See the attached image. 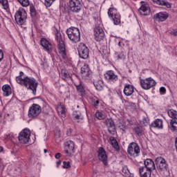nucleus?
I'll use <instances>...</instances> for the list:
<instances>
[{
	"label": "nucleus",
	"mask_w": 177,
	"mask_h": 177,
	"mask_svg": "<svg viewBox=\"0 0 177 177\" xmlns=\"http://www.w3.org/2000/svg\"><path fill=\"white\" fill-rule=\"evenodd\" d=\"M53 34L55 35L57 43V49L59 56L62 57L64 62H67V60H68V56L67 55L66 44H64V41H63V37L62 36L60 30L56 28H53Z\"/></svg>",
	"instance_id": "1"
},
{
	"label": "nucleus",
	"mask_w": 177,
	"mask_h": 177,
	"mask_svg": "<svg viewBox=\"0 0 177 177\" xmlns=\"http://www.w3.org/2000/svg\"><path fill=\"white\" fill-rule=\"evenodd\" d=\"M27 88L28 91H32V95H37V88H38V82L34 77L26 76L24 78V82L21 84Z\"/></svg>",
	"instance_id": "2"
},
{
	"label": "nucleus",
	"mask_w": 177,
	"mask_h": 177,
	"mask_svg": "<svg viewBox=\"0 0 177 177\" xmlns=\"http://www.w3.org/2000/svg\"><path fill=\"white\" fill-rule=\"evenodd\" d=\"M15 20L18 26H24L27 23V12L20 7L15 14Z\"/></svg>",
	"instance_id": "3"
},
{
	"label": "nucleus",
	"mask_w": 177,
	"mask_h": 177,
	"mask_svg": "<svg viewBox=\"0 0 177 177\" xmlns=\"http://www.w3.org/2000/svg\"><path fill=\"white\" fill-rule=\"evenodd\" d=\"M66 34L68 39L72 41V42H80L81 39V33L80 32V29L75 27H71L66 30Z\"/></svg>",
	"instance_id": "4"
},
{
	"label": "nucleus",
	"mask_w": 177,
	"mask_h": 177,
	"mask_svg": "<svg viewBox=\"0 0 177 177\" xmlns=\"http://www.w3.org/2000/svg\"><path fill=\"white\" fill-rule=\"evenodd\" d=\"M107 15L115 26H118L121 23V15L114 7L109 8Z\"/></svg>",
	"instance_id": "5"
},
{
	"label": "nucleus",
	"mask_w": 177,
	"mask_h": 177,
	"mask_svg": "<svg viewBox=\"0 0 177 177\" xmlns=\"http://www.w3.org/2000/svg\"><path fill=\"white\" fill-rule=\"evenodd\" d=\"M127 153L131 157H133V158L139 157V154H140L139 145L136 142H131L128 146Z\"/></svg>",
	"instance_id": "6"
},
{
	"label": "nucleus",
	"mask_w": 177,
	"mask_h": 177,
	"mask_svg": "<svg viewBox=\"0 0 177 177\" xmlns=\"http://www.w3.org/2000/svg\"><path fill=\"white\" fill-rule=\"evenodd\" d=\"M69 10L72 13H80L82 10V3L80 0H69Z\"/></svg>",
	"instance_id": "7"
},
{
	"label": "nucleus",
	"mask_w": 177,
	"mask_h": 177,
	"mask_svg": "<svg viewBox=\"0 0 177 177\" xmlns=\"http://www.w3.org/2000/svg\"><path fill=\"white\" fill-rule=\"evenodd\" d=\"M30 135L31 132L30 131V130L24 129L19 133L18 140L20 142V143H22L23 145H26V143H28V142H30Z\"/></svg>",
	"instance_id": "8"
},
{
	"label": "nucleus",
	"mask_w": 177,
	"mask_h": 177,
	"mask_svg": "<svg viewBox=\"0 0 177 177\" xmlns=\"http://www.w3.org/2000/svg\"><path fill=\"white\" fill-rule=\"evenodd\" d=\"M156 80L151 77H148L145 80H140V86L142 89L145 91H149V89H151L153 86H156Z\"/></svg>",
	"instance_id": "9"
},
{
	"label": "nucleus",
	"mask_w": 177,
	"mask_h": 177,
	"mask_svg": "<svg viewBox=\"0 0 177 177\" xmlns=\"http://www.w3.org/2000/svg\"><path fill=\"white\" fill-rule=\"evenodd\" d=\"M75 144L73 140H69L64 143V152L68 157H71L75 153Z\"/></svg>",
	"instance_id": "10"
},
{
	"label": "nucleus",
	"mask_w": 177,
	"mask_h": 177,
	"mask_svg": "<svg viewBox=\"0 0 177 177\" xmlns=\"http://www.w3.org/2000/svg\"><path fill=\"white\" fill-rule=\"evenodd\" d=\"M42 111V109L41 108V106L33 104L28 110V117L30 118H35V117H38L39 114H41V112Z\"/></svg>",
	"instance_id": "11"
},
{
	"label": "nucleus",
	"mask_w": 177,
	"mask_h": 177,
	"mask_svg": "<svg viewBox=\"0 0 177 177\" xmlns=\"http://www.w3.org/2000/svg\"><path fill=\"white\" fill-rule=\"evenodd\" d=\"M78 54L81 59H88L89 57V48L84 43H80L77 48Z\"/></svg>",
	"instance_id": "12"
},
{
	"label": "nucleus",
	"mask_w": 177,
	"mask_h": 177,
	"mask_svg": "<svg viewBox=\"0 0 177 177\" xmlns=\"http://www.w3.org/2000/svg\"><path fill=\"white\" fill-rule=\"evenodd\" d=\"M155 162L156 167L158 169H160V171H168V163L167 162V160L164 159V158L161 156L156 158Z\"/></svg>",
	"instance_id": "13"
},
{
	"label": "nucleus",
	"mask_w": 177,
	"mask_h": 177,
	"mask_svg": "<svg viewBox=\"0 0 177 177\" xmlns=\"http://www.w3.org/2000/svg\"><path fill=\"white\" fill-rule=\"evenodd\" d=\"M94 37L95 41L97 42H100V41H103L104 38V30L100 26H97L94 29Z\"/></svg>",
	"instance_id": "14"
},
{
	"label": "nucleus",
	"mask_w": 177,
	"mask_h": 177,
	"mask_svg": "<svg viewBox=\"0 0 177 177\" xmlns=\"http://www.w3.org/2000/svg\"><path fill=\"white\" fill-rule=\"evenodd\" d=\"M104 77L110 84H115V82L118 81V75H115L113 71H106V73L104 74Z\"/></svg>",
	"instance_id": "15"
},
{
	"label": "nucleus",
	"mask_w": 177,
	"mask_h": 177,
	"mask_svg": "<svg viewBox=\"0 0 177 177\" xmlns=\"http://www.w3.org/2000/svg\"><path fill=\"white\" fill-rule=\"evenodd\" d=\"M40 44L44 49L46 50L48 55H50V53L53 52V47L52 46V44L49 42V41H48L46 39L41 38L40 40Z\"/></svg>",
	"instance_id": "16"
},
{
	"label": "nucleus",
	"mask_w": 177,
	"mask_h": 177,
	"mask_svg": "<svg viewBox=\"0 0 177 177\" xmlns=\"http://www.w3.org/2000/svg\"><path fill=\"white\" fill-rule=\"evenodd\" d=\"M104 124L108 128V132H109L111 135H115V124H114V121L113 120V119H106L104 121Z\"/></svg>",
	"instance_id": "17"
},
{
	"label": "nucleus",
	"mask_w": 177,
	"mask_h": 177,
	"mask_svg": "<svg viewBox=\"0 0 177 177\" xmlns=\"http://www.w3.org/2000/svg\"><path fill=\"white\" fill-rule=\"evenodd\" d=\"M98 158L100 161L103 162L104 165H107V153L106 152V149L103 147H100L97 151Z\"/></svg>",
	"instance_id": "18"
},
{
	"label": "nucleus",
	"mask_w": 177,
	"mask_h": 177,
	"mask_svg": "<svg viewBox=\"0 0 177 177\" xmlns=\"http://www.w3.org/2000/svg\"><path fill=\"white\" fill-rule=\"evenodd\" d=\"M169 17V15L167 12H160L153 16L154 21H165Z\"/></svg>",
	"instance_id": "19"
},
{
	"label": "nucleus",
	"mask_w": 177,
	"mask_h": 177,
	"mask_svg": "<svg viewBox=\"0 0 177 177\" xmlns=\"http://www.w3.org/2000/svg\"><path fill=\"white\" fill-rule=\"evenodd\" d=\"M123 93L125 96H132L135 93V87L129 84H124Z\"/></svg>",
	"instance_id": "20"
},
{
	"label": "nucleus",
	"mask_w": 177,
	"mask_h": 177,
	"mask_svg": "<svg viewBox=\"0 0 177 177\" xmlns=\"http://www.w3.org/2000/svg\"><path fill=\"white\" fill-rule=\"evenodd\" d=\"M141 16H149L150 15V6L147 3L142 4L138 9Z\"/></svg>",
	"instance_id": "21"
},
{
	"label": "nucleus",
	"mask_w": 177,
	"mask_h": 177,
	"mask_svg": "<svg viewBox=\"0 0 177 177\" xmlns=\"http://www.w3.org/2000/svg\"><path fill=\"white\" fill-rule=\"evenodd\" d=\"M144 164L145 167H142V168L145 169H148L149 171H154V169H156V165L154 164V161L151 159H146Z\"/></svg>",
	"instance_id": "22"
},
{
	"label": "nucleus",
	"mask_w": 177,
	"mask_h": 177,
	"mask_svg": "<svg viewBox=\"0 0 177 177\" xmlns=\"http://www.w3.org/2000/svg\"><path fill=\"white\" fill-rule=\"evenodd\" d=\"M3 91V96L4 97H9L12 95V87L9 84H4L1 88Z\"/></svg>",
	"instance_id": "23"
},
{
	"label": "nucleus",
	"mask_w": 177,
	"mask_h": 177,
	"mask_svg": "<svg viewBox=\"0 0 177 177\" xmlns=\"http://www.w3.org/2000/svg\"><path fill=\"white\" fill-rule=\"evenodd\" d=\"M81 74L82 77H89V75H91V69L88 64H84L81 68Z\"/></svg>",
	"instance_id": "24"
},
{
	"label": "nucleus",
	"mask_w": 177,
	"mask_h": 177,
	"mask_svg": "<svg viewBox=\"0 0 177 177\" xmlns=\"http://www.w3.org/2000/svg\"><path fill=\"white\" fill-rule=\"evenodd\" d=\"M133 131L136 136H143L145 135V129L142 126H136L133 128Z\"/></svg>",
	"instance_id": "25"
},
{
	"label": "nucleus",
	"mask_w": 177,
	"mask_h": 177,
	"mask_svg": "<svg viewBox=\"0 0 177 177\" xmlns=\"http://www.w3.org/2000/svg\"><path fill=\"white\" fill-rule=\"evenodd\" d=\"M151 128H157V129H162L164 125L162 124V120L156 119L151 124Z\"/></svg>",
	"instance_id": "26"
},
{
	"label": "nucleus",
	"mask_w": 177,
	"mask_h": 177,
	"mask_svg": "<svg viewBox=\"0 0 177 177\" xmlns=\"http://www.w3.org/2000/svg\"><path fill=\"white\" fill-rule=\"evenodd\" d=\"M139 174L140 177H151V171L143 167L139 168Z\"/></svg>",
	"instance_id": "27"
},
{
	"label": "nucleus",
	"mask_w": 177,
	"mask_h": 177,
	"mask_svg": "<svg viewBox=\"0 0 177 177\" xmlns=\"http://www.w3.org/2000/svg\"><path fill=\"white\" fill-rule=\"evenodd\" d=\"M60 77L64 80V81H68V80L71 78V76L70 75V73H68V71H67V69H62Z\"/></svg>",
	"instance_id": "28"
},
{
	"label": "nucleus",
	"mask_w": 177,
	"mask_h": 177,
	"mask_svg": "<svg viewBox=\"0 0 177 177\" xmlns=\"http://www.w3.org/2000/svg\"><path fill=\"white\" fill-rule=\"evenodd\" d=\"M153 2L157 3V5H161L162 6H166L168 9L171 8V3L165 0H152Z\"/></svg>",
	"instance_id": "29"
},
{
	"label": "nucleus",
	"mask_w": 177,
	"mask_h": 177,
	"mask_svg": "<svg viewBox=\"0 0 177 177\" xmlns=\"http://www.w3.org/2000/svg\"><path fill=\"white\" fill-rule=\"evenodd\" d=\"M93 84L97 91H103V86H104V83L103 82V80H96L93 82Z\"/></svg>",
	"instance_id": "30"
},
{
	"label": "nucleus",
	"mask_w": 177,
	"mask_h": 177,
	"mask_svg": "<svg viewBox=\"0 0 177 177\" xmlns=\"http://www.w3.org/2000/svg\"><path fill=\"white\" fill-rule=\"evenodd\" d=\"M109 140L111 141L112 147L115 149V151H120V145H118V141H117L114 137H111Z\"/></svg>",
	"instance_id": "31"
},
{
	"label": "nucleus",
	"mask_w": 177,
	"mask_h": 177,
	"mask_svg": "<svg viewBox=\"0 0 177 177\" xmlns=\"http://www.w3.org/2000/svg\"><path fill=\"white\" fill-rule=\"evenodd\" d=\"M75 86L77 93H79L80 96H85V88L84 87V85H82V83H80L78 85L75 84Z\"/></svg>",
	"instance_id": "32"
},
{
	"label": "nucleus",
	"mask_w": 177,
	"mask_h": 177,
	"mask_svg": "<svg viewBox=\"0 0 177 177\" xmlns=\"http://www.w3.org/2000/svg\"><path fill=\"white\" fill-rule=\"evenodd\" d=\"M170 129L172 132H177V118L171 120Z\"/></svg>",
	"instance_id": "33"
},
{
	"label": "nucleus",
	"mask_w": 177,
	"mask_h": 177,
	"mask_svg": "<svg viewBox=\"0 0 177 177\" xmlns=\"http://www.w3.org/2000/svg\"><path fill=\"white\" fill-rule=\"evenodd\" d=\"M167 114L170 117V118H172V120H175V118H177V111L174 109H169L167 111Z\"/></svg>",
	"instance_id": "34"
},
{
	"label": "nucleus",
	"mask_w": 177,
	"mask_h": 177,
	"mask_svg": "<svg viewBox=\"0 0 177 177\" xmlns=\"http://www.w3.org/2000/svg\"><path fill=\"white\" fill-rule=\"evenodd\" d=\"M23 75H24V73L20 72L19 75L16 77V81L19 85L24 82V78L21 77Z\"/></svg>",
	"instance_id": "35"
},
{
	"label": "nucleus",
	"mask_w": 177,
	"mask_h": 177,
	"mask_svg": "<svg viewBox=\"0 0 177 177\" xmlns=\"http://www.w3.org/2000/svg\"><path fill=\"white\" fill-rule=\"evenodd\" d=\"M58 113L62 118H66V109L64 108V106H61L60 108H58Z\"/></svg>",
	"instance_id": "36"
},
{
	"label": "nucleus",
	"mask_w": 177,
	"mask_h": 177,
	"mask_svg": "<svg viewBox=\"0 0 177 177\" xmlns=\"http://www.w3.org/2000/svg\"><path fill=\"white\" fill-rule=\"evenodd\" d=\"M95 118H97V120H105L106 115L103 113V112H100L98 111L95 113Z\"/></svg>",
	"instance_id": "37"
},
{
	"label": "nucleus",
	"mask_w": 177,
	"mask_h": 177,
	"mask_svg": "<svg viewBox=\"0 0 177 177\" xmlns=\"http://www.w3.org/2000/svg\"><path fill=\"white\" fill-rule=\"evenodd\" d=\"M115 55L116 60H122V59H125V55L122 51L120 53H115Z\"/></svg>",
	"instance_id": "38"
},
{
	"label": "nucleus",
	"mask_w": 177,
	"mask_h": 177,
	"mask_svg": "<svg viewBox=\"0 0 177 177\" xmlns=\"http://www.w3.org/2000/svg\"><path fill=\"white\" fill-rule=\"evenodd\" d=\"M30 12L31 17H35L37 16V10H35V7L33 5L30 6Z\"/></svg>",
	"instance_id": "39"
},
{
	"label": "nucleus",
	"mask_w": 177,
	"mask_h": 177,
	"mask_svg": "<svg viewBox=\"0 0 177 177\" xmlns=\"http://www.w3.org/2000/svg\"><path fill=\"white\" fill-rule=\"evenodd\" d=\"M19 3L24 6V8H27L30 6V0H17Z\"/></svg>",
	"instance_id": "40"
},
{
	"label": "nucleus",
	"mask_w": 177,
	"mask_h": 177,
	"mask_svg": "<svg viewBox=\"0 0 177 177\" xmlns=\"http://www.w3.org/2000/svg\"><path fill=\"white\" fill-rule=\"evenodd\" d=\"M74 118L77 120V122H81V121L84 120V116L81 113L74 114Z\"/></svg>",
	"instance_id": "41"
},
{
	"label": "nucleus",
	"mask_w": 177,
	"mask_h": 177,
	"mask_svg": "<svg viewBox=\"0 0 177 177\" xmlns=\"http://www.w3.org/2000/svg\"><path fill=\"white\" fill-rule=\"evenodd\" d=\"M122 172L124 176H129V170L128 169V167L127 166H124L122 169Z\"/></svg>",
	"instance_id": "42"
},
{
	"label": "nucleus",
	"mask_w": 177,
	"mask_h": 177,
	"mask_svg": "<svg viewBox=\"0 0 177 177\" xmlns=\"http://www.w3.org/2000/svg\"><path fill=\"white\" fill-rule=\"evenodd\" d=\"M55 1L56 0H45V6H46V8H50V6H52V4L53 3V2H55Z\"/></svg>",
	"instance_id": "43"
},
{
	"label": "nucleus",
	"mask_w": 177,
	"mask_h": 177,
	"mask_svg": "<svg viewBox=\"0 0 177 177\" xmlns=\"http://www.w3.org/2000/svg\"><path fill=\"white\" fill-rule=\"evenodd\" d=\"M92 103L93 104V106L95 109H97V107H99L100 101L97 98H93L92 100Z\"/></svg>",
	"instance_id": "44"
},
{
	"label": "nucleus",
	"mask_w": 177,
	"mask_h": 177,
	"mask_svg": "<svg viewBox=\"0 0 177 177\" xmlns=\"http://www.w3.org/2000/svg\"><path fill=\"white\" fill-rule=\"evenodd\" d=\"M63 168H64L65 169H68V168H71L70 162L64 161L63 162Z\"/></svg>",
	"instance_id": "45"
},
{
	"label": "nucleus",
	"mask_w": 177,
	"mask_h": 177,
	"mask_svg": "<svg viewBox=\"0 0 177 177\" xmlns=\"http://www.w3.org/2000/svg\"><path fill=\"white\" fill-rule=\"evenodd\" d=\"M0 3L6 9L8 8V0H0Z\"/></svg>",
	"instance_id": "46"
},
{
	"label": "nucleus",
	"mask_w": 177,
	"mask_h": 177,
	"mask_svg": "<svg viewBox=\"0 0 177 177\" xmlns=\"http://www.w3.org/2000/svg\"><path fill=\"white\" fill-rule=\"evenodd\" d=\"M160 93H162V95H165L167 93V89L165 87L162 86L160 88Z\"/></svg>",
	"instance_id": "47"
},
{
	"label": "nucleus",
	"mask_w": 177,
	"mask_h": 177,
	"mask_svg": "<svg viewBox=\"0 0 177 177\" xmlns=\"http://www.w3.org/2000/svg\"><path fill=\"white\" fill-rule=\"evenodd\" d=\"M71 133H73V129L71 128H69L66 131V135L68 136H71Z\"/></svg>",
	"instance_id": "48"
},
{
	"label": "nucleus",
	"mask_w": 177,
	"mask_h": 177,
	"mask_svg": "<svg viewBox=\"0 0 177 177\" xmlns=\"http://www.w3.org/2000/svg\"><path fill=\"white\" fill-rule=\"evenodd\" d=\"M55 135L57 138H60V136H62V132L60 131V130H56Z\"/></svg>",
	"instance_id": "49"
},
{
	"label": "nucleus",
	"mask_w": 177,
	"mask_h": 177,
	"mask_svg": "<svg viewBox=\"0 0 177 177\" xmlns=\"http://www.w3.org/2000/svg\"><path fill=\"white\" fill-rule=\"evenodd\" d=\"M3 60V51L0 49V63Z\"/></svg>",
	"instance_id": "50"
},
{
	"label": "nucleus",
	"mask_w": 177,
	"mask_h": 177,
	"mask_svg": "<svg viewBox=\"0 0 177 177\" xmlns=\"http://www.w3.org/2000/svg\"><path fill=\"white\" fill-rule=\"evenodd\" d=\"M171 35H174L175 37H177V30H173L171 32Z\"/></svg>",
	"instance_id": "51"
},
{
	"label": "nucleus",
	"mask_w": 177,
	"mask_h": 177,
	"mask_svg": "<svg viewBox=\"0 0 177 177\" xmlns=\"http://www.w3.org/2000/svg\"><path fill=\"white\" fill-rule=\"evenodd\" d=\"M60 157H62V153H57L55 154V158H57V160H58V158H60Z\"/></svg>",
	"instance_id": "52"
},
{
	"label": "nucleus",
	"mask_w": 177,
	"mask_h": 177,
	"mask_svg": "<svg viewBox=\"0 0 177 177\" xmlns=\"http://www.w3.org/2000/svg\"><path fill=\"white\" fill-rule=\"evenodd\" d=\"M127 122L129 124V125H133V121L131 119H128Z\"/></svg>",
	"instance_id": "53"
},
{
	"label": "nucleus",
	"mask_w": 177,
	"mask_h": 177,
	"mask_svg": "<svg viewBox=\"0 0 177 177\" xmlns=\"http://www.w3.org/2000/svg\"><path fill=\"white\" fill-rule=\"evenodd\" d=\"M60 165H62V160H59V161L57 162V168H59V167H60Z\"/></svg>",
	"instance_id": "54"
},
{
	"label": "nucleus",
	"mask_w": 177,
	"mask_h": 177,
	"mask_svg": "<svg viewBox=\"0 0 177 177\" xmlns=\"http://www.w3.org/2000/svg\"><path fill=\"white\" fill-rule=\"evenodd\" d=\"M3 151V147H0V153H2Z\"/></svg>",
	"instance_id": "55"
},
{
	"label": "nucleus",
	"mask_w": 177,
	"mask_h": 177,
	"mask_svg": "<svg viewBox=\"0 0 177 177\" xmlns=\"http://www.w3.org/2000/svg\"><path fill=\"white\" fill-rule=\"evenodd\" d=\"M44 151L45 154H46V153H48V150L47 149H44Z\"/></svg>",
	"instance_id": "56"
}]
</instances>
